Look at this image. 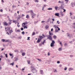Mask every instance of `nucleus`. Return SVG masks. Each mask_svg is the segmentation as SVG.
I'll return each mask as SVG.
<instances>
[{
    "label": "nucleus",
    "mask_w": 75,
    "mask_h": 75,
    "mask_svg": "<svg viewBox=\"0 0 75 75\" xmlns=\"http://www.w3.org/2000/svg\"><path fill=\"white\" fill-rule=\"evenodd\" d=\"M38 71L36 70V69H35L34 70H32V72L33 74H37V73Z\"/></svg>",
    "instance_id": "20e7f679"
},
{
    "label": "nucleus",
    "mask_w": 75,
    "mask_h": 75,
    "mask_svg": "<svg viewBox=\"0 0 75 75\" xmlns=\"http://www.w3.org/2000/svg\"><path fill=\"white\" fill-rule=\"evenodd\" d=\"M58 7L57 6H55V10H57V9H58Z\"/></svg>",
    "instance_id": "c85d7f7f"
},
{
    "label": "nucleus",
    "mask_w": 75,
    "mask_h": 75,
    "mask_svg": "<svg viewBox=\"0 0 75 75\" xmlns=\"http://www.w3.org/2000/svg\"><path fill=\"white\" fill-rule=\"evenodd\" d=\"M26 18H29V15L27 14L26 16Z\"/></svg>",
    "instance_id": "412c9836"
},
{
    "label": "nucleus",
    "mask_w": 75,
    "mask_h": 75,
    "mask_svg": "<svg viewBox=\"0 0 75 75\" xmlns=\"http://www.w3.org/2000/svg\"><path fill=\"white\" fill-rule=\"evenodd\" d=\"M39 45L40 46H42V43H40V44H39Z\"/></svg>",
    "instance_id": "603ef678"
},
{
    "label": "nucleus",
    "mask_w": 75,
    "mask_h": 75,
    "mask_svg": "<svg viewBox=\"0 0 75 75\" xmlns=\"http://www.w3.org/2000/svg\"><path fill=\"white\" fill-rule=\"evenodd\" d=\"M30 13L31 14H33V13H34L33 12V10H31L30 11Z\"/></svg>",
    "instance_id": "4c0bfd02"
},
{
    "label": "nucleus",
    "mask_w": 75,
    "mask_h": 75,
    "mask_svg": "<svg viewBox=\"0 0 75 75\" xmlns=\"http://www.w3.org/2000/svg\"><path fill=\"white\" fill-rule=\"evenodd\" d=\"M14 52H19L18 50H15Z\"/></svg>",
    "instance_id": "5701e85b"
},
{
    "label": "nucleus",
    "mask_w": 75,
    "mask_h": 75,
    "mask_svg": "<svg viewBox=\"0 0 75 75\" xmlns=\"http://www.w3.org/2000/svg\"><path fill=\"white\" fill-rule=\"evenodd\" d=\"M27 62L28 64H30V60H27Z\"/></svg>",
    "instance_id": "f3484780"
},
{
    "label": "nucleus",
    "mask_w": 75,
    "mask_h": 75,
    "mask_svg": "<svg viewBox=\"0 0 75 75\" xmlns=\"http://www.w3.org/2000/svg\"><path fill=\"white\" fill-rule=\"evenodd\" d=\"M45 42V40H44L43 42L42 43V44H44Z\"/></svg>",
    "instance_id": "bb28decb"
},
{
    "label": "nucleus",
    "mask_w": 75,
    "mask_h": 75,
    "mask_svg": "<svg viewBox=\"0 0 75 75\" xmlns=\"http://www.w3.org/2000/svg\"><path fill=\"white\" fill-rule=\"evenodd\" d=\"M18 58H16L15 59V61H18Z\"/></svg>",
    "instance_id": "f704fd0d"
},
{
    "label": "nucleus",
    "mask_w": 75,
    "mask_h": 75,
    "mask_svg": "<svg viewBox=\"0 0 75 75\" xmlns=\"http://www.w3.org/2000/svg\"><path fill=\"white\" fill-rule=\"evenodd\" d=\"M46 29H47V28H48V25H47L46 26Z\"/></svg>",
    "instance_id": "79ce46f5"
},
{
    "label": "nucleus",
    "mask_w": 75,
    "mask_h": 75,
    "mask_svg": "<svg viewBox=\"0 0 75 75\" xmlns=\"http://www.w3.org/2000/svg\"><path fill=\"white\" fill-rule=\"evenodd\" d=\"M34 17H34V16H32V18H34Z\"/></svg>",
    "instance_id": "69168bd1"
},
{
    "label": "nucleus",
    "mask_w": 75,
    "mask_h": 75,
    "mask_svg": "<svg viewBox=\"0 0 75 75\" xmlns=\"http://www.w3.org/2000/svg\"><path fill=\"white\" fill-rule=\"evenodd\" d=\"M64 46H67V43H65L64 44Z\"/></svg>",
    "instance_id": "e2e57ef3"
},
{
    "label": "nucleus",
    "mask_w": 75,
    "mask_h": 75,
    "mask_svg": "<svg viewBox=\"0 0 75 75\" xmlns=\"http://www.w3.org/2000/svg\"><path fill=\"white\" fill-rule=\"evenodd\" d=\"M31 15L33 16H35L36 15V14H34V13H33L31 14Z\"/></svg>",
    "instance_id": "a211bd4d"
},
{
    "label": "nucleus",
    "mask_w": 75,
    "mask_h": 75,
    "mask_svg": "<svg viewBox=\"0 0 75 75\" xmlns=\"http://www.w3.org/2000/svg\"><path fill=\"white\" fill-rule=\"evenodd\" d=\"M30 37H28V39H27V40H30Z\"/></svg>",
    "instance_id": "37998d69"
},
{
    "label": "nucleus",
    "mask_w": 75,
    "mask_h": 75,
    "mask_svg": "<svg viewBox=\"0 0 75 75\" xmlns=\"http://www.w3.org/2000/svg\"><path fill=\"white\" fill-rule=\"evenodd\" d=\"M14 64V62H13V63L10 64V65H12V66H13Z\"/></svg>",
    "instance_id": "c756f323"
},
{
    "label": "nucleus",
    "mask_w": 75,
    "mask_h": 75,
    "mask_svg": "<svg viewBox=\"0 0 75 75\" xmlns=\"http://www.w3.org/2000/svg\"><path fill=\"white\" fill-rule=\"evenodd\" d=\"M58 3L61 4L62 3V2H61V1H59Z\"/></svg>",
    "instance_id": "4d7b16f0"
},
{
    "label": "nucleus",
    "mask_w": 75,
    "mask_h": 75,
    "mask_svg": "<svg viewBox=\"0 0 75 75\" xmlns=\"http://www.w3.org/2000/svg\"><path fill=\"white\" fill-rule=\"evenodd\" d=\"M0 12H3V9H1L0 10Z\"/></svg>",
    "instance_id": "13d9d810"
},
{
    "label": "nucleus",
    "mask_w": 75,
    "mask_h": 75,
    "mask_svg": "<svg viewBox=\"0 0 75 75\" xmlns=\"http://www.w3.org/2000/svg\"><path fill=\"white\" fill-rule=\"evenodd\" d=\"M49 35H53V33H52V32H51V31H49Z\"/></svg>",
    "instance_id": "9b49d317"
},
{
    "label": "nucleus",
    "mask_w": 75,
    "mask_h": 75,
    "mask_svg": "<svg viewBox=\"0 0 75 75\" xmlns=\"http://www.w3.org/2000/svg\"><path fill=\"white\" fill-rule=\"evenodd\" d=\"M57 72V69H55V70H54V72Z\"/></svg>",
    "instance_id": "0e129e2a"
},
{
    "label": "nucleus",
    "mask_w": 75,
    "mask_h": 75,
    "mask_svg": "<svg viewBox=\"0 0 75 75\" xmlns=\"http://www.w3.org/2000/svg\"><path fill=\"white\" fill-rule=\"evenodd\" d=\"M35 33L34 32H33V34H32V35H35Z\"/></svg>",
    "instance_id": "72a5a7b5"
},
{
    "label": "nucleus",
    "mask_w": 75,
    "mask_h": 75,
    "mask_svg": "<svg viewBox=\"0 0 75 75\" xmlns=\"http://www.w3.org/2000/svg\"><path fill=\"white\" fill-rule=\"evenodd\" d=\"M60 8L61 9H64V7H62V6H61L60 7Z\"/></svg>",
    "instance_id": "cd10ccee"
},
{
    "label": "nucleus",
    "mask_w": 75,
    "mask_h": 75,
    "mask_svg": "<svg viewBox=\"0 0 75 75\" xmlns=\"http://www.w3.org/2000/svg\"><path fill=\"white\" fill-rule=\"evenodd\" d=\"M22 56H24L25 55V53H22Z\"/></svg>",
    "instance_id": "6ab92c4d"
},
{
    "label": "nucleus",
    "mask_w": 75,
    "mask_h": 75,
    "mask_svg": "<svg viewBox=\"0 0 75 75\" xmlns=\"http://www.w3.org/2000/svg\"><path fill=\"white\" fill-rule=\"evenodd\" d=\"M52 35H49L48 36H47V39H49L50 41L52 40Z\"/></svg>",
    "instance_id": "7ed1b4c3"
},
{
    "label": "nucleus",
    "mask_w": 75,
    "mask_h": 75,
    "mask_svg": "<svg viewBox=\"0 0 75 75\" xmlns=\"http://www.w3.org/2000/svg\"><path fill=\"white\" fill-rule=\"evenodd\" d=\"M22 25L23 27H24V26H25V23H23Z\"/></svg>",
    "instance_id": "f8f14e48"
},
{
    "label": "nucleus",
    "mask_w": 75,
    "mask_h": 75,
    "mask_svg": "<svg viewBox=\"0 0 75 75\" xmlns=\"http://www.w3.org/2000/svg\"><path fill=\"white\" fill-rule=\"evenodd\" d=\"M74 57V56L72 55H70V57H71V58H72V57Z\"/></svg>",
    "instance_id": "de8ad7c7"
},
{
    "label": "nucleus",
    "mask_w": 75,
    "mask_h": 75,
    "mask_svg": "<svg viewBox=\"0 0 75 75\" xmlns=\"http://www.w3.org/2000/svg\"><path fill=\"white\" fill-rule=\"evenodd\" d=\"M54 27L55 28V29H57V27L56 25H54Z\"/></svg>",
    "instance_id": "473e14b6"
},
{
    "label": "nucleus",
    "mask_w": 75,
    "mask_h": 75,
    "mask_svg": "<svg viewBox=\"0 0 75 75\" xmlns=\"http://www.w3.org/2000/svg\"><path fill=\"white\" fill-rule=\"evenodd\" d=\"M73 69L72 68H69V71H72L73 70Z\"/></svg>",
    "instance_id": "ddd939ff"
},
{
    "label": "nucleus",
    "mask_w": 75,
    "mask_h": 75,
    "mask_svg": "<svg viewBox=\"0 0 75 75\" xmlns=\"http://www.w3.org/2000/svg\"><path fill=\"white\" fill-rule=\"evenodd\" d=\"M52 44H55V41H54V40H52Z\"/></svg>",
    "instance_id": "aec40b11"
},
{
    "label": "nucleus",
    "mask_w": 75,
    "mask_h": 75,
    "mask_svg": "<svg viewBox=\"0 0 75 75\" xmlns=\"http://www.w3.org/2000/svg\"><path fill=\"white\" fill-rule=\"evenodd\" d=\"M22 34H23V35H24V34H25V33H24V32L23 31L21 32Z\"/></svg>",
    "instance_id": "7c9ffc66"
},
{
    "label": "nucleus",
    "mask_w": 75,
    "mask_h": 75,
    "mask_svg": "<svg viewBox=\"0 0 75 75\" xmlns=\"http://www.w3.org/2000/svg\"><path fill=\"white\" fill-rule=\"evenodd\" d=\"M53 38H54V39H56V38H57V36L55 35H54Z\"/></svg>",
    "instance_id": "4be33fe9"
},
{
    "label": "nucleus",
    "mask_w": 75,
    "mask_h": 75,
    "mask_svg": "<svg viewBox=\"0 0 75 75\" xmlns=\"http://www.w3.org/2000/svg\"><path fill=\"white\" fill-rule=\"evenodd\" d=\"M38 61H41V59H38Z\"/></svg>",
    "instance_id": "5fc2aeb1"
},
{
    "label": "nucleus",
    "mask_w": 75,
    "mask_h": 75,
    "mask_svg": "<svg viewBox=\"0 0 75 75\" xmlns=\"http://www.w3.org/2000/svg\"><path fill=\"white\" fill-rule=\"evenodd\" d=\"M58 32V30L57 29H55V33H57Z\"/></svg>",
    "instance_id": "a878e982"
},
{
    "label": "nucleus",
    "mask_w": 75,
    "mask_h": 75,
    "mask_svg": "<svg viewBox=\"0 0 75 75\" xmlns=\"http://www.w3.org/2000/svg\"><path fill=\"white\" fill-rule=\"evenodd\" d=\"M25 28H26V29L27 28V27L26 25H25V26H24V29H25Z\"/></svg>",
    "instance_id": "c9c22d12"
},
{
    "label": "nucleus",
    "mask_w": 75,
    "mask_h": 75,
    "mask_svg": "<svg viewBox=\"0 0 75 75\" xmlns=\"http://www.w3.org/2000/svg\"><path fill=\"white\" fill-rule=\"evenodd\" d=\"M21 30H22V31H23V30H24V28H21Z\"/></svg>",
    "instance_id": "8fccbe9b"
},
{
    "label": "nucleus",
    "mask_w": 75,
    "mask_h": 75,
    "mask_svg": "<svg viewBox=\"0 0 75 75\" xmlns=\"http://www.w3.org/2000/svg\"><path fill=\"white\" fill-rule=\"evenodd\" d=\"M17 23H18L17 26L18 27H19L20 25H18V24H19V23H18V22Z\"/></svg>",
    "instance_id": "a19ab883"
},
{
    "label": "nucleus",
    "mask_w": 75,
    "mask_h": 75,
    "mask_svg": "<svg viewBox=\"0 0 75 75\" xmlns=\"http://www.w3.org/2000/svg\"><path fill=\"white\" fill-rule=\"evenodd\" d=\"M1 41H2V42H5V40H4V39H2Z\"/></svg>",
    "instance_id": "a18cd8bd"
},
{
    "label": "nucleus",
    "mask_w": 75,
    "mask_h": 75,
    "mask_svg": "<svg viewBox=\"0 0 75 75\" xmlns=\"http://www.w3.org/2000/svg\"><path fill=\"white\" fill-rule=\"evenodd\" d=\"M16 6L14 5L12 6V8H16Z\"/></svg>",
    "instance_id": "e433bc0d"
},
{
    "label": "nucleus",
    "mask_w": 75,
    "mask_h": 75,
    "mask_svg": "<svg viewBox=\"0 0 75 75\" xmlns=\"http://www.w3.org/2000/svg\"><path fill=\"white\" fill-rule=\"evenodd\" d=\"M55 15L56 16H59V13H55Z\"/></svg>",
    "instance_id": "dca6fc26"
},
{
    "label": "nucleus",
    "mask_w": 75,
    "mask_h": 75,
    "mask_svg": "<svg viewBox=\"0 0 75 75\" xmlns=\"http://www.w3.org/2000/svg\"><path fill=\"white\" fill-rule=\"evenodd\" d=\"M59 14L62 15V17H63V16H64V13L62 11H61V12H60Z\"/></svg>",
    "instance_id": "423d86ee"
},
{
    "label": "nucleus",
    "mask_w": 75,
    "mask_h": 75,
    "mask_svg": "<svg viewBox=\"0 0 75 75\" xmlns=\"http://www.w3.org/2000/svg\"><path fill=\"white\" fill-rule=\"evenodd\" d=\"M54 44L51 43L50 44V46L51 47H54Z\"/></svg>",
    "instance_id": "4468645a"
},
{
    "label": "nucleus",
    "mask_w": 75,
    "mask_h": 75,
    "mask_svg": "<svg viewBox=\"0 0 75 75\" xmlns=\"http://www.w3.org/2000/svg\"><path fill=\"white\" fill-rule=\"evenodd\" d=\"M57 64H59L60 63V61H58L57 62Z\"/></svg>",
    "instance_id": "09e8293b"
},
{
    "label": "nucleus",
    "mask_w": 75,
    "mask_h": 75,
    "mask_svg": "<svg viewBox=\"0 0 75 75\" xmlns=\"http://www.w3.org/2000/svg\"><path fill=\"white\" fill-rule=\"evenodd\" d=\"M50 55V53L48 52L47 54V55Z\"/></svg>",
    "instance_id": "3c124183"
},
{
    "label": "nucleus",
    "mask_w": 75,
    "mask_h": 75,
    "mask_svg": "<svg viewBox=\"0 0 75 75\" xmlns=\"http://www.w3.org/2000/svg\"><path fill=\"white\" fill-rule=\"evenodd\" d=\"M62 48H61V47H60L59 48V51H62Z\"/></svg>",
    "instance_id": "393cba45"
},
{
    "label": "nucleus",
    "mask_w": 75,
    "mask_h": 75,
    "mask_svg": "<svg viewBox=\"0 0 75 75\" xmlns=\"http://www.w3.org/2000/svg\"><path fill=\"white\" fill-rule=\"evenodd\" d=\"M71 6H72V7H74V4L72 3H71Z\"/></svg>",
    "instance_id": "2eb2a0df"
},
{
    "label": "nucleus",
    "mask_w": 75,
    "mask_h": 75,
    "mask_svg": "<svg viewBox=\"0 0 75 75\" xmlns=\"http://www.w3.org/2000/svg\"><path fill=\"white\" fill-rule=\"evenodd\" d=\"M67 35L68 37H70V34H69V33H67Z\"/></svg>",
    "instance_id": "b1692460"
},
{
    "label": "nucleus",
    "mask_w": 75,
    "mask_h": 75,
    "mask_svg": "<svg viewBox=\"0 0 75 75\" xmlns=\"http://www.w3.org/2000/svg\"><path fill=\"white\" fill-rule=\"evenodd\" d=\"M63 10H64V11H63V12H65V11H66V10L64 9H63Z\"/></svg>",
    "instance_id": "052dcab7"
},
{
    "label": "nucleus",
    "mask_w": 75,
    "mask_h": 75,
    "mask_svg": "<svg viewBox=\"0 0 75 75\" xmlns=\"http://www.w3.org/2000/svg\"><path fill=\"white\" fill-rule=\"evenodd\" d=\"M7 30L8 31V32H9V33L10 34H11V33H13V30H12V29H11V28L10 27L8 28H7Z\"/></svg>",
    "instance_id": "f03ea898"
},
{
    "label": "nucleus",
    "mask_w": 75,
    "mask_h": 75,
    "mask_svg": "<svg viewBox=\"0 0 75 75\" xmlns=\"http://www.w3.org/2000/svg\"><path fill=\"white\" fill-rule=\"evenodd\" d=\"M8 21H10V22H11V21H12V20H11V19H10V18H8Z\"/></svg>",
    "instance_id": "c03bdc74"
},
{
    "label": "nucleus",
    "mask_w": 75,
    "mask_h": 75,
    "mask_svg": "<svg viewBox=\"0 0 75 75\" xmlns=\"http://www.w3.org/2000/svg\"><path fill=\"white\" fill-rule=\"evenodd\" d=\"M57 23H58V24H60V22H59V21H57Z\"/></svg>",
    "instance_id": "58836bf2"
},
{
    "label": "nucleus",
    "mask_w": 75,
    "mask_h": 75,
    "mask_svg": "<svg viewBox=\"0 0 75 75\" xmlns=\"http://www.w3.org/2000/svg\"><path fill=\"white\" fill-rule=\"evenodd\" d=\"M15 31L16 32H20V29L17 30V28H16L15 29Z\"/></svg>",
    "instance_id": "1a4fd4ad"
},
{
    "label": "nucleus",
    "mask_w": 75,
    "mask_h": 75,
    "mask_svg": "<svg viewBox=\"0 0 75 75\" xmlns=\"http://www.w3.org/2000/svg\"><path fill=\"white\" fill-rule=\"evenodd\" d=\"M57 28L58 29V31H59L60 30V28L58 27H57Z\"/></svg>",
    "instance_id": "ea45409f"
},
{
    "label": "nucleus",
    "mask_w": 75,
    "mask_h": 75,
    "mask_svg": "<svg viewBox=\"0 0 75 75\" xmlns=\"http://www.w3.org/2000/svg\"><path fill=\"white\" fill-rule=\"evenodd\" d=\"M5 56L6 58H7V54H5Z\"/></svg>",
    "instance_id": "bf43d9fd"
},
{
    "label": "nucleus",
    "mask_w": 75,
    "mask_h": 75,
    "mask_svg": "<svg viewBox=\"0 0 75 75\" xmlns=\"http://www.w3.org/2000/svg\"><path fill=\"white\" fill-rule=\"evenodd\" d=\"M35 68H34V67H33V66H31V67H30V69H31V71H33V70H34V69H35Z\"/></svg>",
    "instance_id": "39448f33"
},
{
    "label": "nucleus",
    "mask_w": 75,
    "mask_h": 75,
    "mask_svg": "<svg viewBox=\"0 0 75 75\" xmlns=\"http://www.w3.org/2000/svg\"><path fill=\"white\" fill-rule=\"evenodd\" d=\"M40 72L41 75H43V74H44V72H43V70H40Z\"/></svg>",
    "instance_id": "0eeeda50"
},
{
    "label": "nucleus",
    "mask_w": 75,
    "mask_h": 75,
    "mask_svg": "<svg viewBox=\"0 0 75 75\" xmlns=\"http://www.w3.org/2000/svg\"><path fill=\"white\" fill-rule=\"evenodd\" d=\"M67 67H65L64 68V70H65V71H66L67 70Z\"/></svg>",
    "instance_id": "49530a36"
},
{
    "label": "nucleus",
    "mask_w": 75,
    "mask_h": 75,
    "mask_svg": "<svg viewBox=\"0 0 75 75\" xmlns=\"http://www.w3.org/2000/svg\"><path fill=\"white\" fill-rule=\"evenodd\" d=\"M35 2H37V3L38 2V0H36L35 1Z\"/></svg>",
    "instance_id": "680f3d73"
},
{
    "label": "nucleus",
    "mask_w": 75,
    "mask_h": 75,
    "mask_svg": "<svg viewBox=\"0 0 75 75\" xmlns=\"http://www.w3.org/2000/svg\"><path fill=\"white\" fill-rule=\"evenodd\" d=\"M9 55H10V56H12L13 54L11 53H9Z\"/></svg>",
    "instance_id": "6e6d98bb"
},
{
    "label": "nucleus",
    "mask_w": 75,
    "mask_h": 75,
    "mask_svg": "<svg viewBox=\"0 0 75 75\" xmlns=\"http://www.w3.org/2000/svg\"><path fill=\"white\" fill-rule=\"evenodd\" d=\"M39 38H38V40L37 41V42H38V43H39V42H40L41 41V40H42V39L44 38L43 37L41 36H39Z\"/></svg>",
    "instance_id": "f257e3e1"
},
{
    "label": "nucleus",
    "mask_w": 75,
    "mask_h": 75,
    "mask_svg": "<svg viewBox=\"0 0 75 75\" xmlns=\"http://www.w3.org/2000/svg\"><path fill=\"white\" fill-rule=\"evenodd\" d=\"M4 25H6V26H7L8 25V23H7V22H5L4 23Z\"/></svg>",
    "instance_id": "6e6552de"
},
{
    "label": "nucleus",
    "mask_w": 75,
    "mask_h": 75,
    "mask_svg": "<svg viewBox=\"0 0 75 75\" xmlns=\"http://www.w3.org/2000/svg\"><path fill=\"white\" fill-rule=\"evenodd\" d=\"M65 1H67V2H66V3H67L68 2V0H65Z\"/></svg>",
    "instance_id": "864d4df0"
},
{
    "label": "nucleus",
    "mask_w": 75,
    "mask_h": 75,
    "mask_svg": "<svg viewBox=\"0 0 75 75\" xmlns=\"http://www.w3.org/2000/svg\"><path fill=\"white\" fill-rule=\"evenodd\" d=\"M22 38V37H19V39H21Z\"/></svg>",
    "instance_id": "774afa93"
},
{
    "label": "nucleus",
    "mask_w": 75,
    "mask_h": 75,
    "mask_svg": "<svg viewBox=\"0 0 75 75\" xmlns=\"http://www.w3.org/2000/svg\"><path fill=\"white\" fill-rule=\"evenodd\" d=\"M42 35V36H43V37H45V35H44V34H43Z\"/></svg>",
    "instance_id": "338daca9"
},
{
    "label": "nucleus",
    "mask_w": 75,
    "mask_h": 75,
    "mask_svg": "<svg viewBox=\"0 0 75 75\" xmlns=\"http://www.w3.org/2000/svg\"><path fill=\"white\" fill-rule=\"evenodd\" d=\"M71 20H74V19H75V16H71Z\"/></svg>",
    "instance_id": "9d476101"
},
{
    "label": "nucleus",
    "mask_w": 75,
    "mask_h": 75,
    "mask_svg": "<svg viewBox=\"0 0 75 75\" xmlns=\"http://www.w3.org/2000/svg\"><path fill=\"white\" fill-rule=\"evenodd\" d=\"M47 10H52V8H47Z\"/></svg>",
    "instance_id": "2f4dec72"
}]
</instances>
